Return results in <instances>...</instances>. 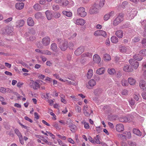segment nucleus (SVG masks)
I'll use <instances>...</instances> for the list:
<instances>
[{
    "label": "nucleus",
    "instance_id": "nucleus-1",
    "mask_svg": "<svg viewBox=\"0 0 146 146\" xmlns=\"http://www.w3.org/2000/svg\"><path fill=\"white\" fill-rule=\"evenodd\" d=\"M57 41L59 45V47L61 50L65 51L67 49L68 47V42L67 40L61 38H58Z\"/></svg>",
    "mask_w": 146,
    "mask_h": 146
},
{
    "label": "nucleus",
    "instance_id": "nucleus-2",
    "mask_svg": "<svg viewBox=\"0 0 146 146\" xmlns=\"http://www.w3.org/2000/svg\"><path fill=\"white\" fill-rule=\"evenodd\" d=\"M123 20V14L120 13L118 16L114 19L113 22V25L114 26L117 25Z\"/></svg>",
    "mask_w": 146,
    "mask_h": 146
},
{
    "label": "nucleus",
    "instance_id": "nucleus-3",
    "mask_svg": "<svg viewBox=\"0 0 146 146\" xmlns=\"http://www.w3.org/2000/svg\"><path fill=\"white\" fill-rule=\"evenodd\" d=\"M78 15L82 17H85L87 15V13L85 11V8L82 7H81L77 9Z\"/></svg>",
    "mask_w": 146,
    "mask_h": 146
},
{
    "label": "nucleus",
    "instance_id": "nucleus-4",
    "mask_svg": "<svg viewBox=\"0 0 146 146\" xmlns=\"http://www.w3.org/2000/svg\"><path fill=\"white\" fill-rule=\"evenodd\" d=\"M99 7L97 4H95L89 10V13L90 14H96L98 13Z\"/></svg>",
    "mask_w": 146,
    "mask_h": 146
},
{
    "label": "nucleus",
    "instance_id": "nucleus-5",
    "mask_svg": "<svg viewBox=\"0 0 146 146\" xmlns=\"http://www.w3.org/2000/svg\"><path fill=\"white\" fill-rule=\"evenodd\" d=\"M73 22L76 25L83 26L85 23V21L82 19L74 18L73 19Z\"/></svg>",
    "mask_w": 146,
    "mask_h": 146
},
{
    "label": "nucleus",
    "instance_id": "nucleus-6",
    "mask_svg": "<svg viewBox=\"0 0 146 146\" xmlns=\"http://www.w3.org/2000/svg\"><path fill=\"white\" fill-rule=\"evenodd\" d=\"M84 47L81 46L76 49L74 52V54L76 56H79L84 52Z\"/></svg>",
    "mask_w": 146,
    "mask_h": 146
},
{
    "label": "nucleus",
    "instance_id": "nucleus-7",
    "mask_svg": "<svg viewBox=\"0 0 146 146\" xmlns=\"http://www.w3.org/2000/svg\"><path fill=\"white\" fill-rule=\"evenodd\" d=\"M114 11H111L106 14L104 17V19L105 21H108L110 18L112 17L114 15Z\"/></svg>",
    "mask_w": 146,
    "mask_h": 146
},
{
    "label": "nucleus",
    "instance_id": "nucleus-8",
    "mask_svg": "<svg viewBox=\"0 0 146 146\" xmlns=\"http://www.w3.org/2000/svg\"><path fill=\"white\" fill-rule=\"evenodd\" d=\"M41 42L43 46H47L50 43V38L48 36H46L42 39Z\"/></svg>",
    "mask_w": 146,
    "mask_h": 146
},
{
    "label": "nucleus",
    "instance_id": "nucleus-9",
    "mask_svg": "<svg viewBox=\"0 0 146 146\" xmlns=\"http://www.w3.org/2000/svg\"><path fill=\"white\" fill-rule=\"evenodd\" d=\"M130 64L133 66L135 69H137L139 66V62L134 59H131L129 60Z\"/></svg>",
    "mask_w": 146,
    "mask_h": 146
},
{
    "label": "nucleus",
    "instance_id": "nucleus-10",
    "mask_svg": "<svg viewBox=\"0 0 146 146\" xmlns=\"http://www.w3.org/2000/svg\"><path fill=\"white\" fill-rule=\"evenodd\" d=\"M94 35L95 36H102L105 37L107 35V33L106 32L103 30H98L95 31Z\"/></svg>",
    "mask_w": 146,
    "mask_h": 146
},
{
    "label": "nucleus",
    "instance_id": "nucleus-11",
    "mask_svg": "<svg viewBox=\"0 0 146 146\" xmlns=\"http://www.w3.org/2000/svg\"><path fill=\"white\" fill-rule=\"evenodd\" d=\"M121 52L125 53H129L131 52L130 48L129 46H121L119 47Z\"/></svg>",
    "mask_w": 146,
    "mask_h": 146
},
{
    "label": "nucleus",
    "instance_id": "nucleus-12",
    "mask_svg": "<svg viewBox=\"0 0 146 146\" xmlns=\"http://www.w3.org/2000/svg\"><path fill=\"white\" fill-rule=\"evenodd\" d=\"M139 85L140 88L142 90L146 91V82L144 80L140 81Z\"/></svg>",
    "mask_w": 146,
    "mask_h": 146
},
{
    "label": "nucleus",
    "instance_id": "nucleus-13",
    "mask_svg": "<svg viewBox=\"0 0 146 146\" xmlns=\"http://www.w3.org/2000/svg\"><path fill=\"white\" fill-rule=\"evenodd\" d=\"M137 11L135 10H132L129 13V19L131 20L134 18V17L136 15Z\"/></svg>",
    "mask_w": 146,
    "mask_h": 146
},
{
    "label": "nucleus",
    "instance_id": "nucleus-14",
    "mask_svg": "<svg viewBox=\"0 0 146 146\" xmlns=\"http://www.w3.org/2000/svg\"><path fill=\"white\" fill-rule=\"evenodd\" d=\"M93 60L95 63L99 64L101 62V58L98 54H96L93 56Z\"/></svg>",
    "mask_w": 146,
    "mask_h": 146
},
{
    "label": "nucleus",
    "instance_id": "nucleus-15",
    "mask_svg": "<svg viewBox=\"0 0 146 146\" xmlns=\"http://www.w3.org/2000/svg\"><path fill=\"white\" fill-rule=\"evenodd\" d=\"M116 129L119 132L123 131L124 130V125L121 124H117L116 126Z\"/></svg>",
    "mask_w": 146,
    "mask_h": 146
},
{
    "label": "nucleus",
    "instance_id": "nucleus-16",
    "mask_svg": "<svg viewBox=\"0 0 146 146\" xmlns=\"http://www.w3.org/2000/svg\"><path fill=\"white\" fill-rule=\"evenodd\" d=\"M50 49L53 52H56L58 51L59 48L55 43H52L50 45Z\"/></svg>",
    "mask_w": 146,
    "mask_h": 146
},
{
    "label": "nucleus",
    "instance_id": "nucleus-17",
    "mask_svg": "<svg viewBox=\"0 0 146 146\" xmlns=\"http://www.w3.org/2000/svg\"><path fill=\"white\" fill-rule=\"evenodd\" d=\"M24 4L23 2L17 3L15 5V7L17 10H21L24 8Z\"/></svg>",
    "mask_w": 146,
    "mask_h": 146
},
{
    "label": "nucleus",
    "instance_id": "nucleus-18",
    "mask_svg": "<svg viewBox=\"0 0 146 146\" xmlns=\"http://www.w3.org/2000/svg\"><path fill=\"white\" fill-rule=\"evenodd\" d=\"M123 70L126 72H132L133 69L131 66H129L128 65L126 64L124 66L123 68Z\"/></svg>",
    "mask_w": 146,
    "mask_h": 146
},
{
    "label": "nucleus",
    "instance_id": "nucleus-19",
    "mask_svg": "<svg viewBox=\"0 0 146 146\" xmlns=\"http://www.w3.org/2000/svg\"><path fill=\"white\" fill-rule=\"evenodd\" d=\"M25 23V21L23 20H18L16 22V27H20L23 26Z\"/></svg>",
    "mask_w": 146,
    "mask_h": 146
},
{
    "label": "nucleus",
    "instance_id": "nucleus-20",
    "mask_svg": "<svg viewBox=\"0 0 146 146\" xmlns=\"http://www.w3.org/2000/svg\"><path fill=\"white\" fill-rule=\"evenodd\" d=\"M96 82L93 79H92L89 80L88 82V84L89 85H87L86 87L89 89H90V87H93L96 85Z\"/></svg>",
    "mask_w": 146,
    "mask_h": 146
},
{
    "label": "nucleus",
    "instance_id": "nucleus-21",
    "mask_svg": "<svg viewBox=\"0 0 146 146\" xmlns=\"http://www.w3.org/2000/svg\"><path fill=\"white\" fill-rule=\"evenodd\" d=\"M103 90L100 88H98L95 89L94 91V94L96 96H100L102 93Z\"/></svg>",
    "mask_w": 146,
    "mask_h": 146
},
{
    "label": "nucleus",
    "instance_id": "nucleus-22",
    "mask_svg": "<svg viewBox=\"0 0 146 146\" xmlns=\"http://www.w3.org/2000/svg\"><path fill=\"white\" fill-rule=\"evenodd\" d=\"M115 35L119 38H121L123 36V31L121 30H117L115 32Z\"/></svg>",
    "mask_w": 146,
    "mask_h": 146
},
{
    "label": "nucleus",
    "instance_id": "nucleus-23",
    "mask_svg": "<svg viewBox=\"0 0 146 146\" xmlns=\"http://www.w3.org/2000/svg\"><path fill=\"white\" fill-rule=\"evenodd\" d=\"M27 25L30 26H33L34 25V22L32 17H29L27 19Z\"/></svg>",
    "mask_w": 146,
    "mask_h": 146
},
{
    "label": "nucleus",
    "instance_id": "nucleus-24",
    "mask_svg": "<svg viewBox=\"0 0 146 146\" xmlns=\"http://www.w3.org/2000/svg\"><path fill=\"white\" fill-rule=\"evenodd\" d=\"M88 107L87 105L84 106L83 109V112L84 115L87 117H88L90 115V113L87 111Z\"/></svg>",
    "mask_w": 146,
    "mask_h": 146
},
{
    "label": "nucleus",
    "instance_id": "nucleus-25",
    "mask_svg": "<svg viewBox=\"0 0 146 146\" xmlns=\"http://www.w3.org/2000/svg\"><path fill=\"white\" fill-rule=\"evenodd\" d=\"M105 68L104 67H102L96 70V73L97 74L99 75L102 74L104 73L105 72Z\"/></svg>",
    "mask_w": 146,
    "mask_h": 146
},
{
    "label": "nucleus",
    "instance_id": "nucleus-26",
    "mask_svg": "<svg viewBox=\"0 0 146 146\" xmlns=\"http://www.w3.org/2000/svg\"><path fill=\"white\" fill-rule=\"evenodd\" d=\"M133 58L136 60L141 61L143 59V57L140 54H136L133 56Z\"/></svg>",
    "mask_w": 146,
    "mask_h": 146
},
{
    "label": "nucleus",
    "instance_id": "nucleus-27",
    "mask_svg": "<svg viewBox=\"0 0 146 146\" xmlns=\"http://www.w3.org/2000/svg\"><path fill=\"white\" fill-rule=\"evenodd\" d=\"M45 14L46 15L47 18L48 20H50L52 18V14L51 13L50 11L49 10H47L45 12Z\"/></svg>",
    "mask_w": 146,
    "mask_h": 146
},
{
    "label": "nucleus",
    "instance_id": "nucleus-28",
    "mask_svg": "<svg viewBox=\"0 0 146 146\" xmlns=\"http://www.w3.org/2000/svg\"><path fill=\"white\" fill-rule=\"evenodd\" d=\"M80 56L82 58H84L86 57L91 58L92 56V54L91 53L86 52L82 54Z\"/></svg>",
    "mask_w": 146,
    "mask_h": 146
},
{
    "label": "nucleus",
    "instance_id": "nucleus-29",
    "mask_svg": "<svg viewBox=\"0 0 146 146\" xmlns=\"http://www.w3.org/2000/svg\"><path fill=\"white\" fill-rule=\"evenodd\" d=\"M119 121L122 122H126L129 121L128 118L127 117H123L119 119Z\"/></svg>",
    "mask_w": 146,
    "mask_h": 146
},
{
    "label": "nucleus",
    "instance_id": "nucleus-30",
    "mask_svg": "<svg viewBox=\"0 0 146 146\" xmlns=\"http://www.w3.org/2000/svg\"><path fill=\"white\" fill-rule=\"evenodd\" d=\"M128 81L131 85H134L135 84V80L132 78H128Z\"/></svg>",
    "mask_w": 146,
    "mask_h": 146
},
{
    "label": "nucleus",
    "instance_id": "nucleus-31",
    "mask_svg": "<svg viewBox=\"0 0 146 146\" xmlns=\"http://www.w3.org/2000/svg\"><path fill=\"white\" fill-rule=\"evenodd\" d=\"M62 13L64 15H66L68 17H70L72 16V13L70 11H62Z\"/></svg>",
    "mask_w": 146,
    "mask_h": 146
},
{
    "label": "nucleus",
    "instance_id": "nucleus-32",
    "mask_svg": "<svg viewBox=\"0 0 146 146\" xmlns=\"http://www.w3.org/2000/svg\"><path fill=\"white\" fill-rule=\"evenodd\" d=\"M93 71L92 69H90L88 70L87 73V78L88 79H90L91 78L93 75Z\"/></svg>",
    "mask_w": 146,
    "mask_h": 146
},
{
    "label": "nucleus",
    "instance_id": "nucleus-33",
    "mask_svg": "<svg viewBox=\"0 0 146 146\" xmlns=\"http://www.w3.org/2000/svg\"><path fill=\"white\" fill-rule=\"evenodd\" d=\"M103 58L105 61H109L111 60L110 56L107 53L104 54Z\"/></svg>",
    "mask_w": 146,
    "mask_h": 146
},
{
    "label": "nucleus",
    "instance_id": "nucleus-34",
    "mask_svg": "<svg viewBox=\"0 0 146 146\" xmlns=\"http://www.w3.org/2000/svg\"><path fill=\"white\" fill-rule=\"evenodd\" d=\"M94 143H96L98 144H100L101 142L100 140V138L99 137L98 135H96L95 137L94 138Z\"/></svg>",
    "mask_w": 146,
    "mask_h": 146
},
{
    "label": "nucleus",
    "instance_id": "nucleus-35",
    "mask_svg": "<svg viewBox=\"0 0 146 146\" xmlns=\"http://www.w3.org/2000/svg\"><path fill=\"white\" fill-rule=\"evenodd\" d=\"M111 42L113 43H116L118 42V39L116 36H112L111 38Z\"/></svg>",
    "mask_w": 146,
    "mask_h": 146
},
{
    "label": "nucleus",
    "instance_id": "nucleus-36",
    "mask_svg": "<svg viewBox=\"0 0 146 146\" xmlns=\"http://www.w3.org/2000/svg\"><path fill=\"white\" fill-rule=\"evenodd\" d=\"M118 137L120 139L123 141H125L126 140L125 135L123 133L122 134H119L117 135Z\"/></svg>",
    "mask_w": 146,
    "mask_h": 146
},
{
    "label": "nucleus",
    "instance_id": "nucleus-37",
    "mask_svg": "<svg viewBox=\"0 0 146 146\" xmlns=\"http://www.w3.org/2000/svg\"><path fill=\"white\" fill-rule=\"evenodd\" d=\"M34 9L37 11H39L41 10V7L40 5L38 3H36L35 4L34 7Z\"/></svg>",
    "mask_w": 146,
    "mask_h": 146
},
{
    "label": "nucleus",
    "instance_id": "nucleus-38",
    "mask_svg": "<svg viewBox=\"0 0 146 146\" xmlns=\"http://www.w3.org/2000/svg\"><path fill=\"white\" fill-rule=\"evenodd\" d=\"M123 134L125 135L126 138L130 139L131 137V133L130 132L125 131L123 133Z\"/></svg>",
    "mask_w": 146,
    "mask_h": 146
},
{
    "label": "nucleus",
    "instance_id": "nucleus-39",
    "mask_svg": "<svg viewBox=\"0 0 146 146\" xmlns=\"http://www.w3.org/2000/svg\"><path fill=\"white\" fill-rule=\"evenodd\" d=\"M133 133L138 136H141V133L139 130L136 129H133Z\"/></svg>",
    "mask_w": 146,
    "mask_h": 146
},
{
    "label": "nucleus",
    "instance_id": "nucleus-40",
    "mask_svg": "<svg viewBox=\"0 0 146 146\" xmlns=\"http://www.w3.org/2000/svg\"><path fill=\"white\" fill-rule=\"evenodd\" d=\"M108 72L110 75H112L116 72L115 70L113 68H109L108 69Z\"/></svg>",
    "mask_w": 146,
    "mask_h": 146
},
{
    "label": "nucleus",
    "instance_id": "nucleus-41",
    "mask_svg": "<svg viewBox=\"0 0 146 146\" xmlns=\"http://www.w3.org/2000/svg\"><path fill=\"white\" fill-rule=\"evenodd\" d=\"M121 83L122 86H127L128 85V83L127 80L123 79L121 81Z\"/></svg>",
    "mask_w": 146,
    "mask_h": 146
},
{
    "label": "nucleus",
    "instance_id": "nucleus-42",
    "mask_svg": "<svg viewBox=\"0 0 146 146\" xmlns=\"http://www.w3.org/2000/svg\"><path fill=\"white\" fill-rule=\"evenodd\" d=\"M61 2L62 3V6L63 7L66 6L68 4V1L67 0H62Z\"/></svg>",
    "mask_w": 146,
    "mask_h": 146
},
{
    "label": "nucleus",
    "instance_id": "nucleus-43",
    "mask_svg": "<svg viewBox=\"0 0 146 146\" xmlns=\"http://www.w3.org/2000/svg\"><path fill=\"white\" fill-rule=\"evenodd\" d=\"M50 55L52 54V52L48 50H42V54Z\"/></svg>",
    "mask_w": 146,
    "mask_h": 146
},
{
    "label": "nucleus",
    "instance_id": "nucleus-44",
    "mask_svg": "<svg viewBox=\"0 0 146 146\" xmlns=\"http://www.w3.org/2000/svg\"><path fill=\"white\" fill-rule=\"evenodd\" d=\"M35 16L36 19H38L42 16V14L40 12H37L36 13Z\"/></svg>",
    "mask_w": 146,
    "mask_h": 146
},
{
    "label": "nucleus",
    "instance_id": "nucleus-45",
    "mask_svg": "<svg viewBox=\"0 0 146 146\" xmlns=\"http://www.w3.org/2000/svg\"><path fill=\"white\" fill-rule=\"evenodd\" d=\"M61 16L60 13L59 12H56L54 13L53 15L55 19L59 18Z\"/></svg>",
    "mask_w": 146,
    "mask_h": 146
},
{
    "label": "nucleus",
    "instance_id": "nucleus-46",
    "mask_svg": "<svg viewBox=\"0 0 146 146\" xmlns=\"http://www.w3.org/2000/svg\"><path fill=\"white\" fill-rule=\"evenodd\" d=\"M105 2V0H100L99 6L100 7H102L104 5Z\"/></svg>",
    "mask_w": 146,
    "mask_h": 146
},
{
    "label": "nucleus",
    "instance_id": "nucleus-47",
    "mask_svg": "<svg viewBox=\"0 0 146 146\" xmlns=\"http://www.w3.org/2000/svg\"><path fill=\"white\" fill-rule=\"evenodd\" d=\"M52 7L53 10L54 11H58L60 8L59 6L58 5H54L52 6Z\"/></svg>",
    "mask_w": 146,
    "mask_h": 146
},
{
    "label": "nucleus",
    "instance_id": "nucleus-48",
    "mask_svg": "<svg viewBox=\"0 0 146 146\" xmlns=\"http://www.w3.org/2000/svg\"><path fill=\"white\" fill-rule=\"evenodd\" d=\"M139 54L141 56L143 55L144 56H146V49H144L141 50L139 52Z\"/></svg>",
    "mask_w": 146,
    "mask_h": 146
},
{
    "label": "nucleus",
    "instance_id": "nucleus-49",
    "mask_svg": "<svg viewBox=\"0 0 146 146\" xmlns=\"http://www.w3.org/2000/svg\"><path fill=\"white\" fill-rule=\"evenodd\" d=\"M76 110L78 113H81V109L80 107L77 105H76L75 107Z\"/></svg>",
    "mask_w": 146,
    "mask_h": 146
},
{
    "label": "nucleus",
    "instance_id": "nucleus-50",
    "mask_svg": "<svg viewBox=\"0 0 146 146\" xmlns=\"http://www.w3.org/2000/svg\"><path fill=\"white\" fill-rule=\"evenodd\" d=\"M52 126L56 129H60V128L58 126V124L56 122H54L53 123Z\"/></svg>",
    "mask_w": 146,
    "mask_h": 146
},
{
    "label": "nucleus",
    "instance_id": "nucleus-51",
    "mask_svg": "<svg viewBox=\"0 0 146 146\" xmlns=\"http://www.w3.org/2000/svg\"><path fill=\"white\" fill-rule=\"evenodd\" d=\"M128 2L127 1H124L123 2L121 5V7L123 8H125L128 5Z\"/></svg>",
    "mask_w": 146,
    "mask_h": 146
},
{
    "label": "nucleus",
    "instance_id": "nucleus-52",
    "mask_svg": "<svg viewBox=\"0 0 146 146\" xmlns=\"http://www.w3.org/2000/svg\"><path fill=\"white\" fill-rule=\"evenodd\" d=\"M128 144L131 146H135L137 145L135 142L130 141L128 142Z\"/></svg>",
    "mask_w": 146,
    "mask_h": 146
},
{
    "label": "nucleus",
    "instance_id": "nucleus-53",
    "mask_svg": "<svg viewBox=\"0 0 146 146\" xmlns=\"http://www.w3.org/2000/svg\"><path fill=\"white\" fill-rule=\"evenodd\" d=\"M74 46V44L73 42H70L68 44V47L70 49H72Z\"/></svg>",
    "mask_w": 146,
    "mask_h": 146
},
{
    "label": "nucleus",
    "instance_id": "nucleus-54",
    "mask_svg": "<svg viewBox=\"0 0 146 146\" xmlns=\"http://www.w3.org/2000/svg\"><path fill=\"white\" fill-rule=\"evenodd\" d=\"M15 133L18 135L19 137L22 136L21 133L18 129H15Z\"/></svg>",
    "mask_w": 146,
    "mask_h": 146
},
{
    "label": "nucleus",
    "instance_id": "nucleus-55",
    "mask_svg": "<svg viewBox=\"0 0 146 146\" xmlns=\"http://www.w3.org/2000/svg\"><path fill=\"white\" fill-rule=\"evenodd\" d=\"M69 127L70 128V130L71 131H73V130L75 129L76 126L72 123H71L69 125Z\"/></svg>",
    "mask_w": 146,
    "mask_h": 146
},
{
    "label": "nucleus",
    "instance_id": "nucleus-56",
    "mask_svg": "<svg viewBox=\"0 0 146 146\" xmlns=\"http://www.w3.org/2000/svg\"><path fill=\"white\" fill-rule=\"evenodd\" d=\"M33 84L35 86V89H37L38 88H40V84L36 82H33Z\"/></svg>",
    "mask_w": 146,
    "mask_h": 146
},
{
    "label": "nucleus",
    "instance_id": "nucleus-57",
    "mask_svg": "<svg viewBox=\"0 0 146 146\" xmlns=\"http://www.w3.org/2000/svg\"><path fill=\"white\" fill-rule=\"evenodd\" d=\"M140 40V38L138 37H135L132 39L133 42L135 43L138 42Z\"/></svg>",
    "mask_w": 146,
    "mask_h": 146
},
{
    "label": "nucleus",
    "instance_id": "nucleus-58",
    "mask_svg": "<svg viewBox=\"0 0 146 146\" xmlns=\"http://www.w3.org/2000/svg\"><path fill=\"white\" fill-rule=\"evenodd\" d=\"M12 19L13 18L12 17H9L6 19L4 20L3 21L5 23H8L9 22L11 21L12 20Z\"/></svg>",
    "mask_w": 146,
    "mask_h": 146
},
{
    "label": "nucleus",
    "instance_id": "nucleus-59",
    "mask_svg": "<svg viewBox=\"0 0 146 146\" xmlns=\"http://www.w3.org/2000/svg\"><path fill=\"white\" fill-rule=\"evenodd\" d=\"M129 104L131 106H133L135 104V101L132 98L130 100H129Z\"/></svg>",
    "mask_w": 146,
    "mask_h": 146
},
{
    "label": "nucleus",
    "instance_id": "nucleus-60",
    "mask_svg": "<svg viewBox=\"0 0 146 146\" xmlns=\"http://www.w3.org/2000/svg\"><path fill=\"white\" fill-rule=\"evenodd\" d=\"M20 143L21 144L23 145L24 144V141L22 136L19 137Z\"/></svg>",
    "mask_w": 146,
    "mask_h": 146
},
{
    "label": "nucleus",
    "instance_id": "nucleus-61",
    "mask_svg": "<svg viewBox=\"0 0 146 146\" xmlns=\"http://www.w3.org/2000/svg\"><path fill=\"white\" fill-rule=\"evenodd\" d=\"M140 96L139 94L138 95H134V98L135 100L137 101H139V97Z\"/></svg>",
    "mask_w": 146,
    "mask_h": 146
},
{
    "label": "nucleus",
    "instance_id": "nucleus-62",
    "mask_svg": "<svg viewBox=\"0 0 146 146\" xmlns=\"http://www.w3.org/2000/svg\"><path fill=\"white\" fill-rule=\"evenodd\" d=\"M142 96L143 98L146 100V90L144 91V92L142 93Z\"/></svg>",
    "mask_w": 146,
    "mask_h": 146
},
{
    "label": "nucleus",
    "instance_id": "nucleus-63",
    "mask_svg": "<svg viewBox=\"0 0 146 146\" xmlns=\"http://www.w3.org/2000/svg\"><path fill=\"white\" fill-rule=\"evenodd\" d=\"M84 127L86 129H88L89 128L90 126L88 123H87L86 122L84 123Z\"/></svg>",
    "mask_w": 146,
    "mask_h": 146
},
{
    "label": "nucleus",
    "instance_id": "nucleus-64",
    "mask_svg": "<svg viewBox=\"0 0 146 146\" xmlns=\"http://www.w3.org/2000/svg\"><path fill=\"white\" fill-rule=\"evenodd\" d=\"M77 35V34L75 33L74 34H73L69 38V39H72L75 37Z\"/></svg>",
    "mask_w": 146,
    "mask_h": 146
}]
</instances>
